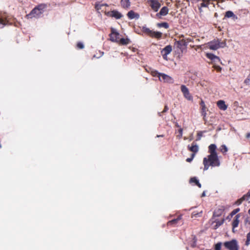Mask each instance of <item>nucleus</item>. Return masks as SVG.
Instances as JSON below:
<instances>
[{
  "mask_svg": "<svg viewBox=\"0 0 250 250\" xmlns=\"http://www.w3.org/2000/svg\"><path fill=\"white\" fill-rule=\"evenodd\" d=\"M216 148L217 147L215 144H211L209 146V155L203 159L204 170H208L210 166L212 167L220 166V162L216 152Z\"/></svg>",
  "mask_w": 250,
  "mask_h": 250,
  "instance_id": "nucleus-1",
  "label": "nucleus"
},
{
  "mask_svg": "<svg viewBox=\"0 0 250 250\" xmlns=\"http://www.w3.org/2000/svg\"><path fill=\"white\" fill-rule=\"evenodd\" d=\"M150 73L153 77H158L159 80L161 82L168 83H174L173 78L166 74L159 73L156 70H151Z\"/></svg>",
  "mask_w": 250,
  "mask_h": 250,
  "instance_id": "nucleus-2",
  "label": "nucleus"
},
{
  "mask_svg": "<svg viewBox=\"0 0 250 250\" xmlns=\"http://www.w3.org/2000/svg\"><path fill=\"white\" fill-rule=\"evenodd\" d=\"M226 45V41L221 42L219 40H214L208 42L206 44V47L211 50H216L219 48H223Z\"/></svg>",
  "mask_w": 250,
  "mask_h": 250,
  "instance_id": "nucleus-3",
  "label": "nucleus"
},
{
  "mask_svg": "<svg viewBox=\"0 0 250 250\" xmlns=\"http://www.w3.org/2000/svg\"><path fill=\"white\" fill-rule=\"evenodd\" d=\"M44 8V6L39 5L33 9L30 14L27 15L28 18H39L43 13V9Z\"/></svg>",
  "mask_w": 250,
  "mask_h": 250,
  "instance_id": "nucleus-4",
  "label": "nucleus"
},
{
  "mask_svg": "<svg viewBox=\"0 0 250 250\" xmlns=\"http://www.w3.org/2000/svg\"><path fill=\"white\" fill-rule=\"evenodd\" d=\"M142 31L144 33H146L150 37H154L156 39H160L162 36L161 32L152 31L146 27H143Z\"/></svg>",
  "mask_w": 250,
  "mask_h": 250,
  "instance_id": "nucleus-5",
  "label": "nucleus"
},
{
  "mask_svg": "<svg viewBox=\"0 0 250 250\" xmlns=\"http://www.w3.org/2000/svg\"><path fill=\"white\" fill-rule=\"evenodd\" d=\"M224 246L229 250H239V246L236 240L233 239L224 243Z\"/></svg>",
  "mask_w": 250,
  "mask_h": 250,
  "instance_id": "nucleus-6",
  "label": "nucleus"
},
{
  "mask_svg": "<svg viewBox=\"0 0 250 250\" xmlns=\"http://www.w3.org/2000/svg\"><path fill=\"white\" fill-rule=\"evenodd\" d=\"M181 90L183 93L184 97L186 99L189 101L192 100V96L189 93L188 89L185 85H181Z\"/></svg>",
  "mask_w": 250,
  "mask_h": 250,
  "instance_id": "nucleus-7",
  "label": "nucleus"
},
{
  "mask_svg": "<svg viewBox=\"0 0 250 250\" xmlns=\"http://www.w3.org/2000/svg\"><path fill=\"white\" fill-rule=\"evenodd\" d=\"M151 8L155 11H158L161 6L160 2L158 0H149L148 1Z\"/></svg>",
  "mask_w": 250,
  "mask_h": 250,
  "instance_id": "nucleus-8",
  "label": "nucleus"
},
{
  "mask_svg": "<svg viewBox=\"0 0 250 250\" xmlns=\"http://www.w3.org/2000/svg\"><path fill=\"white\" fill-rule=\"evenodd\" d=\"M250 198V189L248 192L245 195H244L241 198L238 199L235 202V204L237 205H240L245 200H249Z\"/></svg>",
  "mask_w": 250,
  "mask_h": 250,
  "instance_id": "nucleus-9",
  "label": "nucleus"
},
{
  "mask_svg": "<svg viewBox=\"0 0 250 250\" xmlns=\"http://www.w3.org/2000/svg\"><path fill=\"white\" fill-rule=\"evenodd\" d=\"M241 215L240 214H237L234 217L233 220L232 222V231L234 232V229L237 228L238 226V225L240 222L239 218Z\"/></svg>",
  "mask_w": 250,
  "mask_h": 250,
  "instance_id": "nucleus-10",
  "label": "nucleus"
},
{
  "mask_svg": "<svg viewBox=\"0 0 250 250\" xmlns=\"http://www.w3.org/2000/svg\"><path fill=\"white\" fill-rule=\"evenodd\" d=\"M172 51V46L170 45L165 47L161 51L162 55L164 59H166L167 55L169 54Z\"/></svg>",
  "mask_w": 250,
  "mask_h": 250,
  "instance_id": "nucleus-11",
  "label": "nucleus"
},
{
  "mask_svg": "<svg viewBox=\"0 0 250 250\" xmlns=\"http://www.w3.org/2000/svg\"><path fill=\"white\" fill-rule=\"evenodd\" d=\"M188 149L190 151L192 152L193 153V154H194V155L199 150L198 146L195 142H193L191 144V146H188Z\"/></svg>",
  "mask_w": 250,
  "mask_h": 250,
  "instance_id": "nucleus-12",
  "label": "nucleus"
},
{
  "mask_svg": "<svg viewBox=\"0 0 250 250\" xmlns=\"http://www.w3.org/2000/svg\"><path fill=\"white\" fill-rule=\"evenodd\" d=\"M181 215H179L177 218L172 219L167 222V225L168 226L175 227L176 226V224L178 223V222L180 220H181Z\"/></svg>",
  "mask_w": 250,
  "mask_h": 250,
  "instance_id": "nucleus-13",
  "label": "nucleus"
},
{
  "mask_svg": "<svg viewBox=\"0 0 250 250\" xmlns=\"http://www.w3.org/2000/svg\"><path fill=\"white\" fill-rule=\"evenodd\" d=\"M168 8L164 6L162 7V8L161 9L159 13H157L156 16L158 18H161V16H166L168 14Z\"/></svg>",
  "mask_w": 250,
  "mask_h": 250,
  "instance_id": "nucleus-14",
  "label": "nucleus"
},
{
  "mask_svg": "<svg viewBox=\"0 0 250 250\" xmlns=\"http://www.w3.org/2000/svg\"><path fill=\"white\" fill-rule=\"evenodd\" d=\"M217 105L218 108L222 110H226L228 106L226 104L225 101L223 100H219L217 102Z\"/></svg>",
  "mask_w": 250,
  "mask_h": 250,
  "instance_id": "nucleus-15",
  "label": "nucleus"
},
{
  "mask_svg": "<svg viewBox=\"0 0 250 250\" xmlns=\"http://www.w3.org/2000/svg\"><path fill=\"white\" fill-rule=\"evenodd\" d=\"M207 57L208 59H209L210 60H211L214 62H217L220 61V60L218 57L215 56L214 55L211 54V53H207Z\"/></svg>",
  "mask_w": 250,
  "mask_h": 250,
  "instance_id": "nucleus-16",
  "label": "nucleus"
},
{
  "mask_svg": "<svg viewBox=\"0 0 250 250\" xmlns=\"http://www.w3.org/2000/svg\"><path fill=\"white\" fill-rule=\"evenodd\" d=\"M200 105L201 106L202 114L205 117L207 114V108L206 107L205 104L203 101H201Z\"/></svg>",
  "mask_w": 250,
  "mask_h": 250,
  "instance_id": "nucleus-17",
  "label": "nucleus"
},
{
  "mask_svg": "<svg viewBox=\"0 0 250 250\" xmlns=\"http://www.w3.org/2000/svg\"><path fill=\"white\" fill-rule=\"evenodd\" d=\"M225 219H222L221 220H216L213 223H215V225L213 226V229H216L220 226L222 225L224 223Z\"/></svg>",
  "mask_w": 250,
  "mask_h": 250,
  "instance_id": "nucleus-18",
  "label": "nucleus"
},
{
  "mask_svg": "<svg viewBox=\"0 0 250 250\" xmlns=\"http://www.w3.org/2000/svg\"><path fill=\"white\" fill-rule=\"evenodd\" d=\"M108 15L111 17H115L118 19L122 17V15L117 11H113L111 12H109Z\"/></svg>",
  "mask_w": 250,
  "mask_h": 250,
  "instance_id": "nucleus-19",
  "label": "nucleus"
},
{
  "mask_svg": "<svg viewBox=\"0 0 250 250\" xmlns=\"http://www.w3.org/2000/svg\"><path fill=\"white\" fill-rule=\"evenodd\" d=\"M119 36V33L112 31V33L110 35L111 40L113 42H118L117 37Z\"/></svg>",
  "mask_w": 250,
  "mask_h": 250,
  "instance_id": "nucleus-20",
  "label": "nucleus"
},
{
  "mask_svg": "<svg viewBox=\"0 0 250 250\" xmlns=\"http://www.w3.org/2000/svg\"><path fill=\"white\" fill-rule=\"evenodd\" d=\"M121 5L124 8H128L130 5L129 0H121Z\"/></svg>",
  "mask_w": 250,
  "mask_h": 250,
  "instance_id": "nucleus-21",
  "label": "nucleus"
},
{
  "mask_svg": "<svg viewBox=\"0 0 250 250\" xmlns=\"http://www.w3.org/2000/svg\"><path fill=\"white\" fill-rule=\"evenodd\" d=\"M223 211L224 210L223 209H217L214 211L213 216L214 217H219L222 215Z\"/></svg>",
  "mask_w": 250,
  "mask_h": 250,
  "instance_id": "nucleus-22",
  "label": "nucleus"
},
{
  "mask_svg": "<svg viewBox=\"0 0 250 250\" xmlns=\"http://www.w3.org/2000/svg\"><path fill=\"white\" fill-rule=\"evenodd\" d=\"M219 150L223 154H226L228 151L227 146L225 145H222L219 148Z\"/></svg>",
  "mask_w": 250,
  "mask_h": 250,
  "instance_id": "nucleus-23",
  "label": "nucleus"
},
{
  "mask_svg": "<svg viewBox=\"0 0 250 250\" xmlns=\"http://www.w3.org/2000/svg\"><path fill=\"white\" fill-rule=\"evenodd\" d=\"M119 42H120V43L122 45H127L129 43L130 40H129V39H128L127 38H126V39L122 38L120 39Z\"/></svg>",
  "mask_w": 250,
  "mask_h": 250,
  "instance_id": "nucleus-24",
  "label": "nucleus"
},
{
  "mask_svg": "<svg viewBox=\"0 0 250 250\" xmlns=\"http://www.w3.org/2000/svg\"><path fill=\"white\" fill-rule=\"evenodd\" d=\"M157 26L158 27H164L166 29H167L169 27V25L167 22H164L161 23H158Z\"/></svg>",
  "mask_w": 250,
  "mask_h": 250,
  "instance_id": "nucleus-25",
  "label": "nucleus"
},
{
  "mask_svg": "<svg viewBox=\"0 0 250 250\" xmlns=\"http://www.w3.org/2000/svg\"><path fill=\"white\" fill-rule=\"evenodd\" d=\"M240 211L239 208H237L233 210L229 214V216H228L227 218H229L230 216V217H232V216L235 215Z\"/></svg>",
  "mask_w": 250,
  "mask_h": 250,
  "instance_id": "nucleus-26",
  "label": "nucleus"
},
{
  "mask_svg": "<svg viewBox=\"0 0 250 250\" xmlns=\"http://www.w3.org/2000/svg\"><path fill=\"white\" fill-rule=\"evenodd\" d=\"M225 17L227 18H230L233 17V18H236L235 16L233 14V13L230 11H228L226 12L225 14Z\"/></svg>",
  "mask_w": 250,
  "mask_h": 250,
  "instance_id": "nucleus-27",
  "label": "nucleus"
},
{
  "mask_svg": "<svg viewBox=\"0 0 250 250\" xmlns=\"http://www.w3.org/2000/svg\"><path fill=\"white\" fill-rule=\"evenodd\" d=\"M178 44L179 45L184 46L186 47L187 45V42L186 40L182 39V40L179 41V42H178Z\"/></svg>",
  "mask_w": 250,
  "mask_h": 250,
  "instance_id": "nucleus-28",
  "label": "nucleus"
},
{
  "mask_svg": "<svg viewBox=\"0 0 250 250\" xmlns=\"http://www.w3.org/2000/svg\"><path fill=\"white\" fill-rule=\"evenodd\" d=\"M135 13L133 11H130L127 13V16L129 18L132 19L135 18Z\"/></svg>",
  "mask_w": 250,
  "mask_h": 250,
  "instance_id": "nucleus-29",
  "label": "nucleus"
},
{
  "mask_svg": "<svg viewBox=\"0 0 250 250\" xmlns=\"http://www.w3.org/2000/svg\"><path fill=\"white\" fill-rule=\"evenodd\" d=\"M168 109H169V108H168V107L167 106V105H166L165 106V107H164V110H163L162 112H158V115H159V116H162V113H165V112H167V111H168Z\"/></svg>",
  "mask_w": 250,
  "mask_h": 250,
  "instance_id": "nucleus-30",
  "label": "nucleus"
},
{
  "mask_svg": "<svg viewBox=\"0 0 250 250\" xmlns=\"http://www.w3.org/2000/svg\"><path fill=\"white\" fill-rule=\"evenodd\" d=\"M178 133H179V134L177 135V137L180 139L182 137V135H183V128H182L180 127V128L178 129Z\"/></svg>",
  "mask_w": 250,
  "mask_h": 250,
  "instance_id": "nucleus-31",
  "label": "nucleus"
},
{
  "mask_svg": "<svg viewBox=\"0 0 250 250\" xmlns=\"http://www.w3.org/2000/svg\"><path fill=\"white\" fill-rule=\"evenodd\" d=\"M209 2H204L203 1L202 3H201V7L199 8L200 12H201L202 11L201 7H207L208 4Z\"/></svg>",
  "mask_w": 250,
  "mask_h": 250,
  "instance_id": "nucleus-32",
  "label": "nucleus"
},
{
  "mask_svg": "<svg viewBox=\"0 0 250 250\" xmlns=\"http://www.w3.org/2000/svg\"><path fill=\"white\" fill-rule=\"evenodd\" d=\"M222 243L218 242L215 245V250H221Z\"/></svg>",
  "mask_w": 250,
  "mask_h": 250,
  "instance_id": "nucleus-33",
  "label": "nucleus"
},
{
  "mask_svg": "<svg viewBox=\"0 0 250 250\" xmlns=\"http://www.w3.org/2000/svg\"><path fill=\"white\" fill-rule=\"evenodd\" d=\"M6 24V21L5 20L0 19V27L2 28Z\"/></svg>",
  "mask_w": 250,
  "mask_h": 250,
  "instance_id": "nucleus-34",
  "label": "nucleus"
},
{
  "mask_svg": "<svg viewBox=\"0 0 250 250\" xmlns=\"http://www.w3.org/2000/svg\"><path fill=\"white\" fill-rule=\"evenodd\" d=\"M199 182L197 179L195 177H192L190 179V183H194L195 185Z\"/></svg>",
  "mask_w": 250,
  "mask_h": 250,
  "instance_id": "nucleus-35",
  "label": "nucleus"
},
{
  "mask_svg": "<svg viewBox=\"0 0 250 250\" xmlns=\"http://www.w3.org/2000/svg\"><path fill=\"white\" fill-rule=\"evenodd\" d=\"M250 244V235L247 234V240L245 242V245L248 246Z\"/></svg>",
  "mask_w": 250,
  "mask_h": 250,
  "instance_id": "nucleus-36",
  "label": "nucleus"
},
{
  "mask_svg": "<svg viewBox=\"0 0 250 250\" xmlns=\"http://www.w3.org/2000/svg\"><path fill=\"white\" fill-rule=\"evenodd\" d=\"M213 67L214 68V69H215L217 72H221V67L219 66V65H214L213 66Z\"/></svg>",
  "mask_w": 250,
  "mask_h": 250,
  "instance_id": "nucleus-37",
  "label": "nucleus"
},
{
  "mask_svg": "<svg viewBox=\"0 0 250 250\" xmlns=\"http://www.w3.org/2000/svg\"><path fill=\"white\" fill-rule=\"evenodd\" d=\"M77 47L79 49H83L84 48V45L82 42H79L77 43Z\"/></svg>",
  "mask_w": 250,
  "mask_h": 250,
  "instance_id": "nucleus-38",
  "label": "nucleus"
},
{
  "mask_svg": "<svg viewBox=\"0 0 250 250\" xmlns=\"http://www.w3.org/2000/svg\"><path fill=\"white\" fill-rule=\"evenodd\" d=\"M202 135H203V132H201V131L198 132V133H197L198 138L196 139V141L200 140L201 138L202 137Z\"/></svg>",
  "mask_w": 250,
  "mask_h": 250,
  "instance_id": "nucleus-39",
  "label": "nucleus"
},
{
  "mask_svg": "<svg viewBox=\"0 0 250 250\" xmlns=\"http://www.w3.org/2000/svg\"><path fill=\"white\" fill-rule=\"evenodd\" d=\"M194 156H195L194 154H192L191 157L187 158L186 159V161L187 162H191L192 161V160H193V158L194 157Z\"/></svg>",
  "mask_w": 250,
  "mask_h": 250,
  "instance_id": "nucleus-40",
  "label": "nucleus"
},
{
  "mask_svg": "<svg viewBox=\"0 0 250 250\" xmlns=\"http://www.w3.org/2000/svg\"><path fill=\"white\" fill-rule=\"evenodd\" d=\"M104 6V4H97L95 5V8L97 10H100L102 8V7Z\"/></svg>",
  "mask_w": 250,
  "mask_h": 250,
  "instance_id": "nucleus-41",
  "label": "nucleus"
},
{
  "mask_svg": "<svg viewBox=\"0 0 250 250\" xmlns=\"http://www.w3.org/2000/svg\"><path fill=\"white\" fill-rule=\"evenodd\" d=\"M250 82V79L248 78L244 81V83L246 84H249Z\"/></svg>",
  "mask_w": 250,
  "mask_h": 250,
  "instance_id": "nucleus-42",
  "label": "nucleus"
},
{
  "mask_svg": "<svg viewBox=\"0 0 250 250\" xmlns=\"http://www.w3.org/2000/svg\"><path fill=\"white\" fill-rule=\"evenodd\" d=\"M185 40H186L187 43L188 42H192V40L191 38H187Z\"/></svg>",
  "mask_w": 250,
  "mask_h": 250,
  "instance_id": "nucleus-43",
  "label": "nucleus"
},
{
  "mask_svg": "<svg viewBox=\"0 0 250 250\" xmlns=\"http://www.w3.org/2000/svg\"><path fill=\"white\" fill-rule=\"evenodd\" d=\"M246 137L247 139L250 138V132L247 133L246 135Z\"/></svg>",
  "mask_w": 250,
  "mask_h": 250,
  "instance_id": "nucleus-44",
  "label": "nucleus"
},
{
  "mask_svg": "<svg viewBox=\"0 0 250 250\" xmlns=\"http://www.w3.org/2000/svg\"><path fill=\"white\" fill-rule=\"evenodd\" d=\"M196 185L197 186H198L199 188H201V184L199 183V182H198L196 184Z\"/></svg>",
  "mask_w": 250,
  "mask_h": 250,
  "instance_id": "nucleus-45",
  "label": "nucleus"
},
{
  "mask_svg": "<svg viewBox=\"0 0 250 250\" xmlns=\"http://www.w3.org/2000/svg\"><path fill=\"white\" fill-rule=\"evenodd\" d=\"M206 196V192L204 191L201 195V197H205Z\"/></svg>",
  "mask_w": 250,
  "mask_h": 250,
  "instance_id": "nucleus-46",
  "label": "nucleus"
},
{
  "mask_svg": "<svg viewBox=\"0 0 250 250\" xmlns=\"http://www.w3.org/2000/svg\"><path fill=\"white\" fill-rule=\"evenodd\" d=\"M175 126L179 128V129L180 128V127H181V126L179 125V124L177 123H176Z\"/></svg>",
  "mask_w": 250,
  "mask_h": 250,
  "instance_id": "nucleus-47",
  "label": "nucleus"
},
{
  "mask_svg": "<svg viewBox=\"0 0 250 250\" xmlns=\"http://www.w3.org/2000/svg\"><path fill=\"white\" fill-rule=\"evenodd\" d=\"M157 137H164V135H157Z\"/></svg>",
  "mask_w": 250,
  "mask_h": 250,
  "instance_id": "nucleus-48",
  "label": "nucleus"
},
{
  "mask_svg": "<svg viewBox=\"0 0 250 250\" xmlns=\"http://www.w3.org/2000/svg\"><path fill=\"white\" fill-rule=\"evenodd\" d=\"M250 199L249 200H245L244 201H248L249 203H250V197L249 198Z\"/></svg>",
  "mask_w": 250,
  "mask_h": 250,
  "instance_id": "nucleus-49",
  "label": "nucleus"
},
{
  "mask_svg": "<svg viewBox=\"0 0 250 250\" xmlns=\"http://www.w3.org/2000/svg\"><path fill=\"white\" fill-rule=\"evenodd\" d=\"M248 213L249 214V215H250V208L248 210Z\"/></svg>",
  "mask_w": 250,
  "mask_h": 250,
  "instance_id": "nucleus-50",
  "label": "nucleus"
},
{
  "mask_svg": "<svg viewBox=\"0 0 250 250\" xmlns=\"http://www.w3.org/2000/svg\"><path fill=\"white\" fill-rule=\"evenodd\" d=\"M196 41H197V42H199L200 40L198 39H196Z\"/></svg>",
  "mask_w": 250,
  "mask_h": 250,
  "instance_id": "nucleus-51",
  "label": "nucleus"
},
{
  "mask_svg": "<svg viewBox=\"0 0 250 250\" xmlns=\"http://www.w3.org/2000/svg\"><path fill=\"white\" fill-rule=\"evenodd\" d=\"M248 235H250V232H249L248 234H247Z\"/></svg>",
  "mask_w": 250,
  "mask_h": 250,
  "instance_id": "nucleus-52",
  "label": "nucleus"
},
{
  "mask_svg": "<svg viewBox=\"0 0 250 250\" xmlns=\"http://www.w3.org/2000/svg\"><path fill=\"white\" fill-rule=\"evenodd\" d=\"M1 145L0 144V148H1Z\"/></svg>",
  "mask_w": 250,
  "mask_h": 250,
  "instance_id": "nucleus-53",
  "label": "nucleus"
},
{
  "mask_svg": "<svg viewBox=\"0 0 250 250\" xmlns=\"http://www.w3.org/2000/svg\"><path fill=\"white\" fill-rule=\"evenodd\" d=\"M146 71H148V72H149L148 70H147L146 69Z\"/></svg>",
  "mask_w": 250,
  "mask_h": 250,
  "instance_id": "nucleus-54",
  "label": "nucleus"
}]
</instances>
